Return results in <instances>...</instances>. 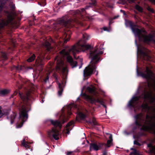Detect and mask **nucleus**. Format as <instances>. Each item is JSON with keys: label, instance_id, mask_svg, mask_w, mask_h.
<instances>
[{"label": "nucleus", "instance_id": "6e6d98bb", "mask_svg": "<svg viewBox=\"0 0 155 155\" xmlns=\"http://www.w3.org/2000/svg\"><path fill=\"white\" fill-rule=\"evenodd\" d=\"M87 143H88V141H87Z\"/></svg>", "mask_w": 155, "mask_h": 155}, {"label": "nucleus", "instance_id": "6e6552de", "mask_svg": "<svg viewBox=\"0 0 155 155\" xmlns=\"http://www.w3.org/2000/svg\"><path fill=\"white\" fill-rule=\"evenodd\" d=\"M131 29L135 37H138L140 41L147 44L152 41L155 44V40L153 39V36L151 34L147 35L144 29H142L140 30L132 27Z\"/></svg>", "mask_w": 155, "mask_h": 155}, {"label": "nucleus", "instance_id": "412c9836", "mask_svg": "<svg viewBox=\"0 0 155 155\" xmlns=\"http://www.w3.org/2000/svg\"><path fill=\"white\" fill-rule=\"evenodd\" d=\"M63 84V83L61 84L59 83L58 84L59 87L58 93L59 96H61L62 94V93L63 91V89L62 88V85Z\"/></svg>", "mask_w": 155, "mask_h": 155}, {"label": "nucleus", "instance_id": "5fc2aeb1", "mask_svg": "<svg viewBox=\"0 0 155 155\" xmlns=\"http://www.w3.org/2000/svg\"><path fill=\"white\" fill-rule=\"evenodd\" d=\"M42 102H44V101L43 100V99L42 100Z\"/></svg>", "mask_w": 155, "mask_h": 155}, {"label": "nucleus", "instance_id": "39448f33", "mask_svg": "<svg viewBox=\"0 0 155 155\" xmlns=\"http://www.w3.org/2000/svg\"><path fill=\"white\" fill-rule=\"evenodd\" d=\"M65 57L66 58L68 61L73 68L76 66L77 62L73 60L72 58L69 55L68 51L63 49L60 52V55L55 58L57 60L56 69L57 71H61L63 74L66 76L68 71L66 64L63 61V59Z\"/></svg>", "mask_w": 155, "mask_h": 155}, {"label": "nucleus", "instance_id": "9b49d317", "mask_svg": "<svg viewBox=\"0 0 155 155\" xmlns=\"http://www.w3.org/2000/svg\"><path fill=\"white\" fill-rule=\"evenodd\" d=\"M84 98L86 99L87 101L91 103H94L95 102H97L102 104L103 103V101L101 99H99L97 96H96L91 97L85 94L83 95Z\"/></svg>", "mask_w": 155, "mask_h": 155}, {"label": "nucleus", "instance_id": "37998d69", "mask_svg": "<svg viewBox=\"0 0 155 155\" xmlns=\"http://www.w3.org/2000/svg\"><path fill=\"white\" fill-rule=\"evenodd\" d=\"M49 41L50 42L53 41V40L51 38H50L49 40Z\"/></svg>", "mask_w": 155, "mask_h": 155}, {"label": "nucleus", "instance_id": "864d4df0", "mask_svg": "<svg viewBox=\"0 0 155 155\" xmlns=\"http://www.w3.org/2000/svg\"><path fill=\"white\" fill-rule=\"evenodd\" d=\"M15 94H17V93H16V92H15Z\"/></svg>", "mask_w": 155, "mask_h": 155}, {"label": "nucleus", "instance_id": "cd10ccee", "mask_svg": "<svg viewBox=\"0 0 155 155\" xmlns=\"http://www.w3.org/2000/svg\"><path fill=\"white\" fill-rule=\"evenodd\" d=\"M35 56V54H33L27 60L28 62H31L34 60Z\"/></svg>", "mask_w": 155, "mask_h": 155}, {"label": "nucleus", "instance_id": "a211bd4d", "mask_svg": "<svg viewBox=\"0 0 155 155\" xmlns=\"http://www.w3.org/2000/svg\"><path fill=\"white\" fill-rule=\"evenodd\" d=\"M100 145H98L97 144L93 143L91 144L90 147L91 150H98L100 148Z\"/></svg>", "mask_w": 155, "mask_h": 155}, {"label": "nucleus", "instance_id": "bb28decb", "mask_svg": "<svg viewBox=\"0 0 155 155\" xmlns=\"http://www.w3.org/2000/svg\"><path fill=\"white\" fill-rule=\"evenodd\" d=\"M16 69L18 71H20L22 70L25 71V70L26 69V68L24 66H18L15 67Z\"/></svg>", "mask_w": 155, "mask_h": 155}, {"label": "nucleus", "instance_id": "9d476101", "mask_svg": "<svg viewBox=\"0 0 155 155\" xmlns=\"http://www.w3.org/2000/svg\"><path fill=\"white\" fill-rule=\"evenodd\" d=\"M5 12L7 15V18L5 19L0 20V29L8 24L10 23L11 24L13 22V20L14 18V14L12 12L5 11Z\"/></svg>", "mask_w": 155, "mask_h": 155}, {"label": "nucleus", "instance_id": "58836bf2", "mask_svg": "<svg viewBox=\"0 0 155 155\" xmlns=\"http://www.w3.org/2000/svg\"><path fill=\"white\" fill-rule=\"evenodd\" d=\"M2 8V5L0 2V11H1Z\"/></svg>", "mask_w": 155, "mask_h": 155}, {"label": "nucleus", "instance_id": "f03ea898", "mask_svg": "<svg viewBox=\"0 0 155 155\" xmlns=\"http://www.w3.org/2000/svg\"><path fill=\"white\" fill-rule=\"evenodd\" d=\"M31 93V90H27L24 94H21L20 93H19V94L23 102V104H21L20 105L21 108L20 109L19 121L17 124V128L21 127L24 122L28 118L27 112L30 109L29 101Z\"/></svg>", "mask_w": 155, "mask_h": 155}, {"label": "nucleus", "instance_id": "f257e3e1", "mask_svg": "<svg viewBox=\"0 0 155 155\" xmlns=\"http://www.w3.org/2000/svg\"><path fill=\"white\" fill-rule=\"evenodd\" d=\"M147 102L150 103L155 102V96L154 95L151 91H145L144 93L140 97L134 96L128 104L129 107L134 108L135 111L136 109L141 108L146 110H149L150 107L147 103Z\"/></svg>", "mask_w": 155, "mask_h": 155}, {"label": "nucleus", "instance_id": "473e14b6", "mask_svg": "<svg viewBox=\"0 0 155 155\" xmlns=\"http://www.w3.org/2000/svg\"><path fill=\"white\" fill-rule=\"evenodd\" d=\"M92 123L94 125H96L97 123L95 121V119L94 118H93L92 119Z\"/></svg>", "mask_w": 155, "mask_h": 155}, {"label": "nucleus", "instance_id": "c756f323", "mask_svg": "<svg viewBox=\"0 0 155 155\" xmlns=\"http://www.w3.org/2000/svg\"><path fill=\"white\" fill-rule=\"evenodd\" d=\"M131 149L133 150V151L130 153V155H138V153L135 149L131 148Z\"/></svg>", "mask_w": 155, "mask_h": 155}, {"label": "nucleus", "instance_id": "ddd939ff", "mask_svg": "<svg viewBox=\"0 0 155 155\" xmlns=\"http://www.w3.org/2000/svg\"><path fill=\"white\" fill-rule=\"evenodd\" d=\"M44 58V57L41 55L38 57V58L36 60L35 65L36 66V68L39 71L41 70L42 66L43 65L42 60Z\"/></svg>", "mask_w": 155, "mask_h": 155}, {"label": "nucleus", "instance_id": "aec40b11", "mask_svg": "<svg viewBox=\"0 0 155 155\" xmlns=\"http://www.w3.org/2000/svg\"><path fill=\"white\" fill-rule=\"evenodd\" d=\"M107 134L109 135V137L110 140H107V144H106V145L107 147H108L112 144V139L111 134Z\"/></svg>", "mask_w": 155, "mask_h": 155}, {"label": "nucleus", "instance_id": "7ed1b4c3", "mask_svg": "<svg viewBox=\"0 0 155 155\" xmlns=\"http://www.w3.org/2000/svg\"><path fill=\"white\" fill-rule=\"evenodd\" d=\"M135 124L141 130L147 131L155 134V115L151 117L147 115L146 120L145 116L141 114L135 116Z\"/></svg>", "mask_w": 155, "mask_h": 155}, {"label": "nucleus", "instance_id": "13d9d810", "mask_svg": "<svg viewBox=\"0 0 155 155\" xmlns=\"http://www.w3.org/2000/svg\"><path fill=\"white\" fill-rule=\"evenodd\" d=\"M104 105V107H105V106L104 105Z\"/></svg>", "mask_w": 155, "mask_h": 155}, {"label": "nucleus", "instance_id": "423d86ee", "mask_svg": "<svg viewBox=\"0 0 155 155\" xmlns=\"http://www.w3.org/2000/svg\"><path fill=\"white\" fill-rule=\"evenodd\" d=\"M103 53L100 51L98 46L91 49L90 51V57L91 58V61L89 65L86 67L84 71V76L91 75L96 68V64L99 62V55Z\"/></svg>", "mask_w": 155, "mask_h": 155}, {"label": "nucleus", "instance_id": "79ce46f5", "mask_svg": "<svg viewBox=\"0 0 155 155\" xmlns=\"http://www.w3.org/2000/svg\"><path fill=\"white\" fill-rule=\"evenodd\" d=\"M124 0H122V2H120V3H121V4H124Z\"/></svg>", "mask_w": 155, "mask_h": 155}, {"label": "nucleus", "instance_id": "c03bdc74", "mask_svg": "<svg viewBox=\"0 0 155 155\" xmlns=\"http://www.w3.org/2000/svg\"><path fill=\"white\" fill-rule=\"evenodd\" d=\"M120 11H121V12H123L124 13V14H125V12H124V11H123V10H120Z\"/></svg>", "mask_w": 155, "mask_h": 155}, {"label": "nucleus", "instance_id": "4be33fe9", "mask_svg": "<svg viewBox=\"0 0 155 155\" xmlns=\"http://www.w3.org/2000/svg\"><path fill=\"white\" fill-rule=\"evenodd\" d=\"M8 112L6 110H3L0 106V118L4 114H7Z\"/></svg>", "mask_w": 155, "mask_h": 155}, {"label": "nucleus", "instance_id": "c9c22d12", "mask_svg": "<svg viewBox=\"0 0 155 155\" xmlns=\"http://www.w3.org/2000/svg\"><path fill=\"white\" fill-rule=\"evenodd\" d=\"M96 3V1L95 0H92L91 1V4L93 5H94Z\"/></svg>", "mask_w": 155, "mask_h": 155}, {"label": "nucleus", "instance_id": "1a4fd4ad", "mask_svg": "<svg viewBox=\"0 0 155 155\" xmlns=\"http://www.w3.org/2000/svg\"><path fill=\"white\" fill-rule=\"evenodd\" d=\"M137 71L138 75L147 79V85L149 88L155 90V77H153V73L149 68L147 67L146 71L143 72H139L137 69Z\"/></svg>", "mask_w": 155, "mask_h": 155}, {"label": "nucleus", "instance_id": "393cba45", "mask_svg": "<svg viewBox=\"0 0 155 155\" xmlns=\"http://www.w3.org/2000/svg\"><path fill=\"white\" fill-rule=\"evenodd\" d=\"M44 45L47 48L48 50H50L51 49L49 42L47 41H45Z\"/></svg>", "mask_w": 155, "mask_h": 155}, {"label": "nucleus", "instance_id": "49530a36", "mask_svg": "<svg viewBox=\"0 0 155 155\" xmlns=\"http://www.w3.org/2000/svg\"><path fill=\"white\" fill-rule=\"evenodd\" d=\"M124 133L125 134H128L127 133V132L126 131H124Z\"/></svg>", "mask_w": 155, "mask_h": 155}, {"label": "nucleus", "instance_id": "e433bc0d", "mask_svg": "<svg viewBox=\"0 0 155 155\" xmlns=\"http://www.w3.org/2000/svg\"><path fill=\"white\" fill-rule=\"evenodd\" d=\"M48 75H47L45 79H44V80L45 82H46L48 80Z\"/></svg>", "mask_w": 155, "mask_h": 155}, {"label": "nucleus", "instance_id": "7c9ffc66", "mask_svg": "<svg viewBox=\"0 0 155 155\" xmlns=\"http://www.w3.org/2000/svg\"><path fill=\"white\" fill-rule=\"evenodd\" d=\"M135 8L140 12H141L142 10V8L138 5L135 6Z\"/></svg>", "mask_w": 155, "mask_h": 155}, {"label": "nucleus", "instance_id": "a878e982", "mask_svg": "<svg viewBox=\"0 0 155 155\" xmlns=\"http://www.w3.org/2000/svg\"><path fill=\"white\" fill-rule=\"evenodd\" d=\"M30 143L25 142V139L23 140L22 142V145L26 148H29V146L28 144Z\"/></svg>", "mask_w": 155, "mask_h": 155}, {"label": "nucleus", "instance_id": "2f4dec72", "mask_svg": "<svg viewBox=\"0 0 155 155\" xmlns=\"http://www.w3.org/2000/svg\"><path fill=\"white\" fill-rule=\"evenodd\" d=\"M9 6L11 10H13L15 8V5L12 2L10 3L9 5Z\"/></svg>", "mask_w": 155, "mask_h": 155}, {"label": "nucleus", "instance_id": "a18cd8bd", "mask_svg": "<svg viewBox=\"0 0 155 155\" xmlns=\"http://www.w3.org/2000/svg\"><path fill=\"white\" fill-rule=\"evenodd\" d=\"M84 8H82L81 9V12H84Z\"/></svg>", "mask_w": 155, "mask_h": 155}, {"label": "nucleus", "instance_id": "4468645a", "mask_svg": "<svg viewBox=\"0 0 155 155\" xmlns=\"http://www.w3.org/2000/svg\"><path fill=\"white\" fill-rule=\"evenodd\" d=\"M135 44L137 47V49L138 52H140L143 56L144 59L147 60H149L150 58V57L147 54L146 52L143 50H141L140 49V47L137 44V40H135Z\"/></svg>", "mask_w": 155, "mask_h": 155}, {"label": "nucleus", "instance_id": "f3484780", "mask_svg": "<svg viewBox=\"0 0 155 155\" xmlns=\"http://www.w3.org/2000/svg\"><path fill=\"white\" fill-rule=\"evenodd\" d=\"M71 33V31H68L67 32H65L63 36L64 39V43H66L68 41H69Z\"/></svg>", "mask_w": 155, "mask_h": 155}, {"label": "nucleus", "instance_id": "2eb2a0df", "mask_svg": "<svg viewBox=\"0 0 155 155\" xmlns=\"http://www.w3.org/2000/svg\"><path fill=\"white\" fill-rule=\"evenodd\" d=\"M74 122L73 121H71L69 123L66 125V131L65 132L67 134L69 133V131L71 130L73 127V124Z\"/></svg>", "mask_w": 155, "mask_h": 155}, {"label": "nucleus", "instance_id": "4d7b16f0", "mask_svg": "<svg viewBox=\"0 0 155 155\" xmlns=\"http://www.w3.org/2000/svg\"><path fill=\"white\" fill-rule=\"evenodd\" d=\"M28 68H27V69H28Z\"/></svg>", "mask_w": 155, "mask_h": 155}, {"label": "nucleus", "instance_id": "20e7f679", "mask_svg": "<svg viewBox=\"0 0 155 155\" xmlns=\"http://www.w3.org/2000/svg\"><path fill=\"white\" fill-rule=\"evenodd\" d=\"M74 107L78 110L77 116L81 119H84L86 116L87 114H84L78 110L77 105L74 104H71L67 106L64 107L62 109V114L58 120H51L50 122L54 127H58L61 129L63 124L68 119V115H70L71 113L70 112L71 108Z\"/></svg>", "mask_w": 155, "mask_h": 155}, {"label": "nucleus", "instance_id": "0eeeda50", "mask_svg": "<svg viewBox=\"0 0 155 155\" xmlns=\"http://www.w3.org/2000/svg\"><path fill=\"white\" fill-rule=\"evenodd\" d=\"M83 39L80 40L75 45L72 46L69 50V51L72 53L75 58H76L75 57V54L78 53L81 51H84L91 48L90 45H86L85 43V41L89 39L90 38V36L87 34H83Z\"/></svg>", "mask_w": 155, "mask_h": 155}, {"label": "nucleus", "instance_id": "603ef678", "mask_svg": "<svg viewBox=\"0 0 155 155\" xmlns=\"http://www.w3.org/2000/svg\"><path fill=\"white\" fill-rule=\"evenodd\" d=\"M116 18V17H114V19H115V18Z\"/></svg>", "mask_w": 155, "mask_h": 155}, {"label": "nucleus", "instance_id": "c85d7f7f", "mask_svg": "<svg viewBox=\"0 0 155 155\" xmlns=\"http://www.w3.org/2000/svg\"><path fill=\"white\" fill-rule=\"evenodd\" d=\"M87 90L90 93H93L95 94V90L94 87L91 88L90 87H88L87 88Z\"/></svg>", "mask_w": 155, "mask_h": 155}, {"label": "nucleus", "instance_id": "f704fd0d", "mask_svg": "<svg viewBox=\"0 0 155 155\" xmlns=\"http://www.w3.org/2000/svg\"><path fill=\"white\" fill-rule=\"evenodd\" d=\"M147 9L149 11H150L152 12H154L153 9L152 8H150V7H148Z\"/></svg>", "mask_w": 155, "mask_h": 155}, {"label": "nucleus", "instance_id": "ea45409f", "mask_svg": "<svg viewBox=\"0 0 155 155\" xmlns=\"http://www.w3.org/2000/svg\"><path fill=\"white\" fill-rule=\"evenodd\" d=\"M72 153H73V152L68 151V152L67 154V155H69L70 154H71Z\"/></svg>", "mask_w": 155, "mask_h": 155}, {"label": "nucleus", "instance_id": "b1692460", "mask_svg": "<svg viewBox=\"0 0 155 155\" xmlns=\"http://www.w3.org/2000/svg\"><path fill=\"white\" fill-rule=\"evenodd\" d=\"M9 92L8 90L4 89L0 91V95L4 96L7 94Z\"/></svg>", "mask_w": 155, "mask_h": 155}, {"label": "nucleus", "instance_id": "dca6fc26", "mask_svg": "<svg viewBox=\"0 0 155 155\" xmlns=\"http://www.w3.org/2000/svg\"><path fill=\"white\" fill-rule=\"evenodd\" d=\"M71 23V20H68L67 21L64 19H61L59 22V24L63 25L64 26H70Z\"/></svg>", "mask_w": 155, "mask_h": 155}, {"label": "nucleus", "instance_id": "a19ab883", "mask_svg": "<svg viewBox=\"0 0 155 155\" xmlns=\"http://www.w3.org/2000/svg\"><path fill=\"white\" fill-rule=\"evenodd\" d=\"M130 3L133 2L135 0H128Z\"/></svg>", "mask_w": 155, "mask_h": 155}, {"label": "nucleus", "instance_id": "4c0bfd02", "mask_svg": "<svg viewBox=\"0 0 155 155\" xmlns=\"http://www.w3.org/2000/svg\"><path fill=\"white\" fill-rule=\"evenodd\" d=\"M2 55L3 57L4 58H6V54L5 53H3L2 54Z\"/></svg>", "mask_w": 155, "mask_h": 155}, {"label": "nucleus", "instance_id": "6ab92c4d", "mask_svg": "<svg viewBox=\"0 0 155 155\" xmlns=\"http://www.w3.org/2000/svg\"><path fill=\"white\" fill-rule=\"evenodd\" d=\"M148 147L150 152L154 153L155 155V146H153L151 143H150L148 144Z\"/></svg>", "mask_w": 155, "mask_h": 155}, {"label": "nucleus", "instance_id": "5701e85b", "mask_svg": "<svg viewBox=\"0 0 155 155\" xmlns=\"http://www.w3.org/2000/svg\"><path fill=\"white\" fill-rule=\"evenodd\" d=\"M16 114L13 113L12 115H11L10 117L11 123L12 124L16 119Z\"/></svg>", "mask_w": 155, "mask_h": 155}, {"label": "nucleus", "instance_id": "3c124183", "mask_svg": "<svg viewBox=\"0 0 155 155\" xmlns=\"http://www.w3.org/2000/svg\"><path fill=\"white\" fill-rule=\"evenodd\" d=\"M79 97H78V99H77V100H79Z\"/></svg>", "mask_w": 155, "mask_h": 155}, {"label": "nucleus", "instance_id": "f8f14e48", "mask_svg": "<svg viewBox=\"0 0 155 155\" xmlns=\"http://www.w3.org/2000/svg\"><path fill=\"white\" fill-rule=\"evenodd\" d=\"M60 133L58 130L56 128H53L48 132V136L50 138H54L56 140L59 139Z\"/></svg>", "mask_w": 155, "mask_h": 155}, {"label": "nucleus", "instance_id": "72a5a7b5", "mask_svg": "<svg viewBox=\"0 0 155 155\" xmlns=\"http://www.w3.org/2000/svg\"><path fill=\"white\" fill-rule=\"evenodd\" d=\"M103 29L104 31H111V29L110 28L108 29V28L106 27H104L103 28Z\"/></svg>", "mask_w": 155, "mask_h": 155}, {"label": "nucleus", "instance_id": "de8ad7c7", "mask_svg": "<svg viewBox=\"0 0 155 155\" xmlns=\"http://www.w3.org/2000/svg\"><path fill=\"white\" fill-rule=\"evenodd\" d=\"M134 143H135V144H139V143H135V142H134Z\"/></svg>", "mask_w": 155, "mask_h": 155}, {"label": "nucleus", "instance_id": "8fccbe9b", "mask_svg": "<svg viewBox=\"0 0 155 155\" xmlns=\"http://www.w3.org/2000/svg\"><path fill=\"white\" fill-rule=\"evenodd\" d=\"M81 66L79 67V68H81Z\"/></svg>", "mask_w": 155, "mask_h": 155}, {"label": "nucleus", "instance_id": "09e8293b", "mask_svg": "<svg viewBox=\"0 0 155 155\" xmlns=\"http://www.w3.org/2000/svg\"><path fill=\"white\" fill-rule=\"evenodd\" d=\"M112 23H111V22L110 21V22H109V25H110V24H111Z\"/></svg>", "mask_w": 155, "mask_h": 155}]
</instances>
